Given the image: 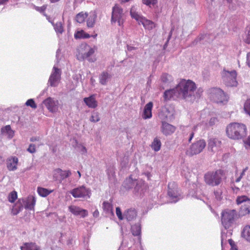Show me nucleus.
<instances>
[{"mask_svg": "<svg viewBox=\"0 0 250 250\" xmlns=\"http://www.w3.org/2000/svg\"><path fill=\"white\" fill-rule=\"evenodd\" d=\"M247 132L246 125L242 123H231L226 128L228 137L234 140L244 139L247 135Z\"/></svg>", "mask_w": 250, "mask_h": 250, "instance_id": "obj_1", "label": "nucleus"}, {"mask_svg": "<svg viewBox=\"0 0 250 250\" xmlns=\"http://www.w3.org/2000/svg\"><path fill=\"white\" fill-rule=\"evenodd\" d=\"M196 85L194 82L191 80L183 79L176 87V91L179 96H182L184 99H187L194 96V91Z\"/></svg>", "mask_w": 250, "mask_h": 250, "instance_id": "obj_2", "label": "nucleus"}, {"mask_svg": "<svg viewBox=\"0 0 250 250\" xmlns=\"http://www.w3.org/2000/svg\"><path fill=\"white\" fill-rule=\"evenodd\" d=\"M225 173L222 169H217L215 171H209L206 173L204 176L205 182L210 186H217L219 185Z\"/></svg>", "mask_w": 250, "mask_h": 250, "instance_id": "obj_3", "label": "nucleus"}, {"mask_svg": "<svg viewBox=\"0 0 250 250\" xmlns=\"http://www.w3.org/2000/svg\"><path fill=\"white\" fill-rule=\"evenodd\" d=\"M237 217V211L235 209L226 208L221 213V221L226 229H229L234 223Z\"/></svg>", "mask_w": 250, "mask_h": 250, "instance_id": "obj_4", "label": "nucleus"}, {"mask_svg": "<svg viewBox=\"0 0 250 250\" xmlns=\"http://www.w3.org/2000/svg\"><path fill=\"white\" fill-rule=\"evenodd\" d=\"M169 114V111L166 108H163L162 111L159 114V118L162 120V132L165 135H168L172 134L176 129L174 126L164 121L167 119Z\"/></svg>", "mask_w": 250, "mask_h": 250, "instance_id": "obj_5", "label": "nucleus"}, {"mask_svg": "<svg viewBox=\"0 0 250 250\" xmlns=\"http://www.w3.org/2000/svg\"><path fill=\"white\" fill-rule=\"evenodd\" d=\"M21 201L24 203L25 208L30 210L34 209L36 203V199L33 196H29L25 200L23 199H19L18 203L15 206V207L17 206V208H15L12 209V212L13 215H17L22 209L23 207Z\"/></svg>", "mask_w": 250, "mask_h": 250, "instance_id": "obj_6", "label": "nucleus"}, {"mask_svg": "<svg viewBox=\"0 0 250 250\" xmlns=\"http://www.w3.org/2000/svg\"><path fill=\"white\" fill-rule=\"evenodd\" d=\"M125 21L123 8L118 4H116L112 10L111 22L112 24L117 22L119 26H123Z\"/></svg>", "mask_w": 250, "mask_h": 250, "instance_id": "obj_7", "label": "nucleus"}, {"mask_svg": "<svg viewBox=\"0 0 250 250\" xmlns=\"http://www.w3.org/2000/svg\"><path fill=\"white\" fill-rule=\"evenodd\" d=\"M222 76L223 81L225 82L226 85L228 86H236L237 85L236 81L237 73L236 71H231L224 70L222 73Z\"/></svg>", "mask_w": 250, "mask_h": 250, "instance_id": "obj_8", "label": "nucleus"}, {"mask_svg": "<svg viewBox=\"0 0 250 250\" xmlns=\"http://www.w3.org/2000/svg\"><path fill=\"white\" fill-rule=\"evenodd\" d=\"M236 203L238 205L244 204L240 209V213L242 215H246L250 213V199L247 196H238L236 199Z\"/></svg>", "mask_w": 250, "mask_h": 250, "instance_id": "obj_9", "label": "nucleus"}, {"mask_svg": "<svg viewBox=\"0 0 250 250\" xmlns=\"http://www.w3.org/2000/svg\"><path fill=\"white\" fill-rule=\"evenodd\" d=\"M206 146V143L203 139H200L192 144L188 150L189 155H197L203 151Z\"/></svg>", "mask_w": 250, "mask_h": 250, "instance_id": "obj_10", "label": "nucleus"}, {"mask_svg": "<svg viewBox=\"0 0 250 250\" xmlns=\"http://www.w3.org/2000/svg\"><path fill=\"white\" fill-rule=\"evenodd\" d=\"M70 193L74 198H89L90 190L84 186H81L72 189Z\"/></svg>", "mask_w": 250, "mask_h": 250, "instance_id": "obj_11", "label": "nucleus"}, {"mask_svg": "<svg viewBox=\"0 0 250 250\" xmlns=\"http://www.w3.org/2000/svg\"><path fill=\"white\" fill-rule=\"evenodd\" d=\"M210 92L212 95V98L215 100L216 103H223L227 101V95L220 88H212L210 89Z\"/></svg>", "mask_w": 250, "mask_h": 250, "instance_id": "obj_12", "label": "nucleus"}, {"mask_svg": "<svg viewBox=\"0 0 250 250\" xmlns=\"http://www.w3.org/2000/svg\"><path fill=\"white\" fill-rule=\"evenodd\" d=\"M61 71L60 69L54 66L53 71L51 73L49 83L51 86H56L60 82L61 79Z\"/></svg>", "mask_w": 250, "mask_h": 250, "instance_id": "obj_13", "label": "nucleus"}, {"mask_svg": "<svg viewBox=\"0 0 250 250\" xmlns=\"http://www.w3.org/2000/svg\"><path fill=\"white\" fill-rule=\"evenodd\" d=\"M43 104L51 112H55L58 110V101L55 100L53 98L49 97L43 101Z\"/></svg>", "mask_w": 250, "mask_h": 250, "instance_id": "obj_14", "label": "nucleus"}, {"mask_svg": "<svg viewBox=\"0 0 250 250\" xmlns=\"http://www.w3.org/2000/svg\"><path fill=\"white\" fill-rule=\"evenodd\" d=\"M69 211L75 215H80L84 218L88 215V211L84 209L81 208L79 207L70 206L68 208Z\"/></svg>", "mask_w": 250, "mask_h": 250, "instance_id": "obj_15", "label": "nucleus"}, {"mask_svg": "<svg viewBox=\"0 0 250 250\" xmlns=\"http://www.w3.org/2000/svg\"><path fill=\"white\" fill-rule=\"evenodd\" d=\"M18 158L15 156L11 157L7 160V167L9 170L14 171L17 168Z\"/></svg>", "mask_w": 250, "mask_h": 250, "instance_id": "obj_16", "label": "nucleus"}, {"mask_svg": "<svg viewBox=\"0 0 250 250\" xmlns=\"http://www.w3.org/2000/svg\"><path fill=\"white\" fill-rule=\"evenodd\" d=\"M153 103L151 102L147 103L145 106L142 117L144 119H149L152 117Z\"/></svg>", "mask_w": 250, "mask_h": 250, "instance_id": "obj_17", "label": "nucleus"}, {"mask_svg": "<svg viewBox=\"0 0 250 250\" xmlns=\"http://www.w3.org/2000/svg\"><path fill=\"white\" fill-rule=\"evenodd\" d=\"M144 28L148 30L153 29L156 27V24L152 21L147 20L145 17L142 19V21L140 22Z\"/></svg>", "mask_w": 250, "mask_h": 250, "instance_id": "obj_18", "label": "nucleus"}, {"mask_svg": "<svg viewBox=\"0 0 250 250\" xmlns=\"http://www.w3.org/2000/svg\"><path fill=\"white\" fill-rule=\"evenodd\" d=\"M83 101L86 105L90 108H94L97 106V102L94 95H91L87 98H84Z\"/></svg>", "mask_w": 250, "mask_h": 250, "instance_id": "obj_19", "label": "nucleus"}, {"mask_svg": "<svg viewBox=\"0 0 250 250\" xmlns=\"http://www.w3.org/2000/svg\"><path fill=\"white\" fill-rule=\"evenodd\" d=\"M21 250H40V247L35 243L27 242L24 243L21 246Z\"/></svg>", "mask_w": 250, "mask_h": 250, "instance_id": "obj_20", "label": "nucleus"}, {"mask_svg": "<svg viewBox=\"0 0 250 250\" xmlns=\"http://www.w3.org/2000/svg\"><path fill=\"white\" fill-rule=\"evenodd\" d=\"M89 45L86 43L82 44L78 48V54L77 57L79 60H83V56L85 54L87 50L88 49Z\"/></svg>", "mask_w": 250, "mask_h": 250, "instance_id": "obj_21", "label": "nucleus"}, {"mask_svg": "<svg viewBox=\"0 0 250 250\" xmlns=\"http://www.w3.org/2000/svg\"><path fill=\"white\" fill-rule=\"evenodd\" d=\"M161 142L158 137H155L151 144V147L155 151H158L161 147Z\"/></svg>", "mask_w": 250, "mask_h": 250, "instance_id": "obj_22", "label": "nucleus"}, {"mask_svg": "<svg viewBox=\"0 0 250 250\" xmlns=\"http://www.w3.org/2000/svg\"><path fill=\"white\" fill-rule=\"evenodd\" d=\"M95 52V50L94 48H91L89 45L88 49L87 50L86 52H85V54L83 56V60L87 59L89 62H94L96 60V58L94 57L93 58H90V56L92 55Z\"/></svg>", "mask_w": 250, "mask_h": 250, "instance_id": "obj_23", "label": "nucleus"}, {"mask_svg": "<svg viewBox=\"0 0 250 250\" xmlns=\"http://www.w3.org/2000/svg\"><path fill=\"white\" fill-rule=\"evenodd\" d=\"M71 173L70 170H62L60 168L56 169L55 170V174L59 175L60 176V178L64 179L69 177L71 175Z\"/></svg>", "mask_w": 250, "mask_h": 250, "instance_id": "obj_24", "label": "nucleus"}, {"mask_svg": "<svg viewBox=\"0 0 250 250\" xmlns=\"http://www.w3.org/2000/svg\"><path fill=\"white\" fill-rule=\"evenodd\" d=\"M96 18L97 15L94 13L90 14L89 17H87L86 25L88 28H92L94 27L95 24Z\"/></svg>", "mask_w": 250, "mask_h": 250, "instance_id": "obj_25", "label": "nucleus"}, {"mask_svg": "<svg viewBox=\"0 0 250 250\" xmlns=\"http://www.w3.org/2000/svg\"><path fill=\"white\" fill-rule=\"evenodd\" d=\"M1 133L5 135H8L10 138H12L14 135V131L12 130L11 126L9 125H6L1 128Z\"/></svg>", "mask_w": 250, "mask_h": 250, "instance_id": "obj_26", "label": "nucleus"}, {"mask_svg": "<svg viewBox=\"0 0 250 250\" xmlns=\"http://www.w3.org/2000/svg\"><path fill=\"white\" fill-rule=\"evenodd\" d=\"M74 37L76 39H88L91 36L85 32L83 30L77 31L74 34Z\"/></svg>", "mask_w": 250, "mask_h": 250, "instance_id": "obj_27", "label": "nucleus"}, {"mask_svg": "<svg viewBox=\"0 0 250 250\" xmlns=\"http://www.w3.org/2000/svg\"><path fill=\"white\" fill-rule=\"evenodd\" d=\"M111 77V75L107 72H103L100 76V83L103 85H105L108 80Z\"/></svg>", "mask_w": 250, "mask_h": 250, "instance_id": "obj_28", "label": "nucleus"}, {"mask_svg": "<svg viewBox=\"0 0 250 250\" xmlns=\"http://www.w3.org/2000/svg\"><path fill=\"white\" fill-rule=\"evenodd\" d=\"M242 236L248 241L250 242V226H245L242 232Z\"/></svg>", "mask_w": 250, "mask_h": 250, "instance_id": "obj_29", "label": "nucleus"}, {"mask_svg": "<svg viewBox=\"0 0 250 250\" xmlns=\"http://www.w3.org/2000/svg\"><path fill=\"white\" fill-rule=\"evenodd\" d=\"M137 216V212L135 209H130L127 211L125 214L126 219L131 221L136 218Z\"/></svg>", "mask_w": 250, "mask_h": 250, "instance_id": "obj_30", "label": "nucleus"}, {"mask_svg": "<svg viewBox=\"0 0 250 250\" xmlns=\"http://www.w3.org/2000/svg\"><path fill=\"white\" fill-rule=\"evenodd\" d=\"M177 92L176 89H169L165 91L164 94V98L165 101L169 100L173 95Z\"/></svg>", "mask_w": 250, "mask_h": 250, "instance_id": "obj_31", "label": "nucleus"}, {"mask_svg": "<svg viewBox=\"0 0 250 250\" xmlns=\"http://www.w3.org/2000/svg\"><path fill=\"white\" fill-rule=\"evenodd\" d=\"M131 232L134 236H139L141 232V228L140 224H135L131 227Z\"/></svg>", "mask_w": 250, "mask_h": 250, "instance_id": "obj_32", "label": "nucleus"}, {"mask_svg": "<svg viewBox=\"0 0 250 250\" xmlns=\"http://www.w3.org/2000/svg\"><path fill=\"white\" fill-rule=\"evenodd\" d=\"M38 194L42 197H46L52 192V190H49L47 188L39 187L37 188Z\"/></svg>", "mask_w": 250, "mask_h": 250, "instance_id": "obj_33", "label": "nucleus"}, {"mask_svg": "<svg viewBox=\"0 0 250 250\" xmlns=\"http://www.w3.org/2000/svg\"><path fill=\"white\" fill-rule=\"evenodd\" d=\"M87 17L88 15L86 13L81 12L77 15L76 20L78 22L81 23L84 22Z\"/></svg>", "mask_w": 250, "mask_h": 250, "instance_id": "obj_34", "label": "nucleus"}, {"mask_svg": "<svg viewBox=\"0 0 250 250\" xmlns=\"http://www.w3.org/2000/svg\"><path fill=\"white\" fill-rule=\"evenodd\" d=\"M130 13L131 17L135 19L140 24L142 19H143L144 17L140 16L133 8L131 9Z\"/></svg>", "mask_w": 250, "mask_h": 250, "instance_id": "obj_35", "label": "nucleus"}, {"mask_svg": "<svg viewBox=\"0 0 250 250\" xmlns=\"http://www.w3.org/2000/svg\"><path fill=\"white\" fill-rule=\"evenodd\" d=\"M175 185V183H170L168 184V195L169 196H170L172 199H175L176 200H177L178 196H177V194L171 189L170 188V186H173Z\"/></svg>", "mask_w": 250, "mask_h": 250, "instance_id": "obj_36", "label": "nucleus"}, {"mask_svg": "<svg viewBox=\"0 0 250 250\" xmlns=\"http://www.w3.org/2000/svg\"><path fill=\"white\" fill-rule=\"evenodd\" d=\"M8 201L11 203H14L17 199V193L15 191L10 192L8 197Z\"/></svg>", "mask_w": 250, "mask_h": 250, "instance_id": "obj_37", "label": "nucleus"}, {"mask_svg": "<svg viewBox=\"0 0 250 250\" xmlns=\"http://www.w3.org/2000/svg\"><path fill=\"white\" fill-rule=\"evenodd\" d=\"M244 110L247 114L250 116V99H247L245 102Z\"/></svg>", "mask_w": 250, "mask_h": 250, "instance_id": "obj_38", "label": "nucleus"}, {"mask_svg": "<svg viewBox=\"0 0 250 250\" xmlns=\"http://www.w3.org/2000/svg\"><path fill=\"white\" fill-rule=\"evenodd\" d=\"M143 4L151 7V6H154L158 2V0H142Z\"/></svg>", "mask_w": 250, "mask_h": 250, "instance_id": "obj_39", "label": "nucleus"}, {"mask_svg": "<svg viewBox=\"0 0 250 250\" xmlns=\"http://www.w3.org/2000/svg\"><path fill=\"white\" fill-rule=\"evenodd\" d=\"M25 105L27 106L31 107L33 109H36L37 107L36 104L32 99L28 100L25 103Z\"/></svg>", "mask_w": 250, "mask_h": 250, "instance_id": "obj_40", "label": "nucleus"}, {"mask_svg": "<svg viewBox=\"0 0 250 250\" xmlns=\"http://www.w3.org/2000/svg\"><path fill=\"white\" fill-rule=\"evenodd\" d=\"M103 209L106 211H109L112 210V205L107 201H104L103 204Z\"/></svg>", "mask_w": 250, "mask_h": 250, "instance_id": "obj_41", "label": "nucleus"}, {"mask_svg": "<svg viewBox=\"0 0 250 250\" xmlns=\"http://www.w3.org/2000/svg\"><path fill=\"white\" fill-rule=\"evenodd\" d=\"M100 117L98 112H93L90 118V121L93 122H97L100 121Z\"/></svg>", "mask_w": 250, "mask_h": 250, "instance_id": "obj_42", "label": "nucleus"}, {"mask_svg": "<svg viewBox=\"0 0 250 250\" xmlns=\"http://www.w3.org/2000/svg\"><path fill=\"white\" fill-rule=\"evenodd\" d=\"M247 33L245 41L247 43H250V25L247 27Z\"/></svg>", "mask_w": 250, "mask_h": 250, "instance_id": "obj_43", "label": "nucleus"}, {"mask_svg": "<svg viewBox=\"0 0 250 250\" xmlns=\"http://www.w3.org/2000/svg\"><path fill=\"white\" fill-rule=\"evenodd\" d=\"M47 5H42V6H41V7H38V6H37V7H36V8H35V9H36L37 11H39V12H41V13H44V12H45V10H46V8H47ZM43 15H44V16H46V15H45V14H43Z\"/></svg>", "mask_w": 250, "mask_h": 250, "instance_id": "obj_44", "label": "nucleus"}, {"mask_svg": "<svg viewBox=\"0 0 250 250\" xmlns=\"http://www.w3.org/2000/svg\"><path fill=\"white\" fill-rule=\"evenodd\" d=\"M116 213L117 216H118V218L120 220H122L123 219V217L122 216V211L119 207H117L116 208Z\"/></svg>", "mask_w": 250, "mask_h": 250, "instance_id": "obj_45", "label": "nucleus"}, {"mask_svg": "<svg viewBox=\"0 0 250 250\" xmlns=\"http://www.w3.org/2000/svg\"><path fill=\"white\" fill-rule=\"evenodd\" d=\"M228 241L231 246V249L230 250H238L234 242L232 239H230L228 240Z\"/></svg>", "mask_w": 250, "mask_h": 250, "instance_id": "obj_46", "label": "nucleus"}, {"mask_svg": "<svg viewBox=\"0 0 250 250\" xmlns=\"http://www.w3.org/2000/svg\"><path fill=\"white\" fill-rule=\"evenodd\" d=\"M27 151L31 153H34L36 152V147L34 145L30 144L29 147L27 149Z\"/></svg>", "mask_w": 250, "mask_h": 250, "instance_id": "obj_47", "label": "nucleus"}, {"mask_svg": "<svg viewBox=\"0 0 250 250\" xmlns=\"http://www.w3.org/2000/svg\"><path fill=\"white\" fill-rule=\"evenodd\" d=\"M55 29L57 32L60 33H62L63 31V27L60 23L56 24Z\"/></svg>", "mask_w": 250, "mask_h": 250, "instance_id": "obj_48", "label": "nucleus"}, {"mask_svg": "<svg viewBox=\"0 0 250 250\" xmlns=\"http://www.w3.org/2000/svg\"><path fill=\"white\" fill-rule=\"evenodd\" d=\"M247 169H248L247 167H246L245 168L243 169V171L241 173L240 175L236 179V180H235L236 182L238 183V182H239L241 181L242 178L245 175V172L247 170Z\"/></svg>", "mask_w": 250, "mask_h": 250, "instance_id": "obj_49", "label": "nucleus"}, {"mask_svg": "<svg viewBox=\"0 0 250 250\" xmlns=\"http://www.w3.org/2000/svg\"><path fill=\"white\" fill-rule=\"evenodd\" d=\"M208 146L213 148L216 145V140L215 139H210L208 142Z\"/></svg>", "mask_w": 250, "mask_h": 250, "instance_id": "obj_50", "label": "nucleus"}, {"mask_svg": "<svg viewBox=\"0 0 250 250\" xmlns=\"http://www.w3.org/2000/svg\"><path fill=\"white\" fill-rule=\"evenodd\" d=\"M170 76L167 74H163L161 77V80L163 82H167V81L169 80V78Z\"/></svg>", "mask_w": 250, "mask_h": 250, "instance_id": "obj_51", "label": "nucleus"}, {"mask_svg": "<svg viewBox=\"0 0 250 250\" xmlns=\"http://www.w3.org/2000/svg\"><path fill=\"white\" fill-rule=\"evenodd\" d=\"M244 144L250 147V135L248 137V139L244 141Z\"/></svg>", "mask_w": 250, "mask_h": 250, "instance_id": "obj_52", "label": "nucleus"}, {"mask_svg": "<svg viewBox=\"0 0 250 250\" xmlns=\"http://www.w3.org/2000/svg\"><path fill=\"white\" fill-rule=\"evenodd\" d=\"M214 193L215 195L216 198L218 200H221V195L217 191H214Z\"/></svg>", "mask_w": 250, "mask_h": 250, "instance_id": "obj_53", "label": "nucleus"}, {"mask_svg": "<svg viewBox=\"0 0 250 250\" xmlns=\"http://www.w3.org/2000/svg\"><path fill=\"white\" fill-rule=\"evenodd\" d=\"M126 181L131 184V186L133 185V180L131 176H129L128 178L126 179Z\"/></svg>", "mask_w": 250, "mask_h": 250, "instance_id": "obj_54", "label": "nucleus"}, {"mask_svg": "<svg viewBox=\"0 0 250 250\" xmlns=\"http://www.w3.org/2000/svg\"><path fill=\"white\" fill-rule=\"evenodd\" d=\"M93 215L94 217H97L99 216V211L96 209V210H95L93 213Z\"/></svg>", "mask_w": 250, "mask_h": 250, "instance_id": "obj_55", "label": "nucleus"}, {"mask_svg": "<svg viewBox=\"0 0 250 250\" xmlns=\"http://www.w3.org/2000/svg\"><path fill=\"white\" fill-rule=\"evenodd\" d=\"M247 63L248 65L250 67V52L247 54Z\"/></svg>", "mask_w": 250, "mask_h": 250, "instance_id": "obj_56", "label": "nucleus"}, {"mask_svg": "<svg viewBox=\"0 0 250 250\" xmlns=\"http://www.w3.org/2000/svg\"><path fill=\"white\" fill-rule=\"evenodd\" d=\"M194 135V133L193 132H192L190 133V134L189 138V140H188L189 142L191 141V140L193 138Z\"/></svg>", "mask_w": 250, "mask_h": 250, "instance_id": "obj_57", "label": "nucleus"}, {"mask_svg": "<svg viewBox=\"0 0 250 250\" xmlns=\"http://www.w3.org/2000/svg\"><path fill=\"white\" fill-rule=\"evenodd\" d=\"M39 138L32 137V138H30V141L31 142H35V141H39Z\"/></svg>", "mask_w": 250, "mask_h": 250, "instance_id": "obj_58", "label": "nucleus"}, {"mask_svg": "<svg viewBox=\"0 0 250 250\" xmlns=\"http://www.w3.org/2000/svg\"><path fill=\"white\" fill-rule=\"evenodd\" d=\"M8 0H0V5H2L7 2Z\"/></svg>", "mask_w": 250, "mask_h": 250, "instance_id": "obj_59", "label": "nucleus"}, {"mask_svg": "<svg viewBox=\"0 0 250 250\" xmlns=\"http://www.w3.org/2000/svg\"><path fill=\"white\" fill-rule=\"evenodd\" d=\"M120 0L122 2L125 3V2H128L130 0Z\"/></svg>", "mask_w": 250, "mask_h": 250, "instance_id": "obj_60", "label": "nucleus"}, {"mask_svg": "<svg viewBox=\"0 0 250 250\" xmlns=\"http://www.w3.org/2000/svg\"><path fill=\"white\" fill-rule=\"evenodd\" d=\"M60 0H50V2H52V3H54V2H56L58 1H59Z\"/></svg>", "mask_w": 250, "mask_h": 250, "instance_id": "obj_61", "label": "nucleus"}, {"mask_svg": "<svg viewBox=\"0 0 250 250\" xmlns=\"http://www.w3.org/2000/svg\"><path fill=\"white\" fill-rule=\"evenodd\" d=\"M77 173H78V174L79 175V178H80L81 177V173H80V172L79 171H78Z\"/></svg>", "mask_w": 250, "mask_h": 250, "instance_id": "obj_62", "label": "nucleus"}, {"mask_svg": "<svg viewBox=\"0 0 250 250\" xmlns=\"http://www.w3.org/2000/svg\"><path fill=\"white\" fill-rule=\"evenodd\" d=\"M97 34H95V35H92V36H91V37H93L94 38H96L97 37Z\"/></svg>", "mask_w": 250, "mask_h": 250, "instance_id": "obj_63", "label": "nucleus"}, {"mask_svg": "<svg viewBox=\"0 0 250 250\" xmlns=\"http://www.w3.org/2000/svg\"><path fill=\"white\" fill-rule=\"evenodd\" d=\"M83 151L84 152H86V148L85 147H83Z\"/></svg>", "mask_w": 250, "mask_h": 250, "instance_id": "obj_64", "label": "nucleus"}]
</instances>
